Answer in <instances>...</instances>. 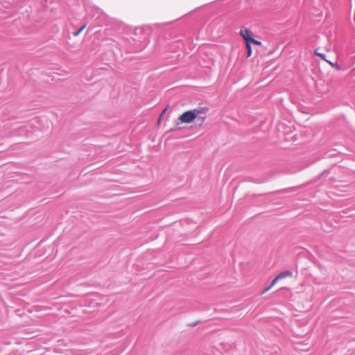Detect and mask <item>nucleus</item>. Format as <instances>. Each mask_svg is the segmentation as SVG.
<instances>
[{
    "label": "nucleus",
    "instance_id": "f257e3e1",
    "mask_svg": "<svg viewBox=\"0 0 355 355\" xmlns=\"http://www.w3.org/2000/svg\"><path fill=\"white\" fill-rule=\"evenodd\" d=\"M207 110L205 108H195L184 112L178 118L177 124H189L197 123L202 125L207 118Z\"/></svg>",
    "mask_w": 355,
    "mask_h": 355
},
{
    "label": "nucleus",
    "instance_id": "f03ea898",
    "mask_svg": "<svg viewBox=\"0 0 355 355\" xmlns=\"http://www.w3.org/2000/svg\"><path fill=\"white\" fill-rule=\"evenodd\" d=\"M239 35L244 40L245 43L252 42V44L261 46L262 44L261 42L254 40L252 37V32L245 26H241L239 31Z\"/></svg>",
    "mask_w": 355,
    "mask_h": 355
},
{
    "label": "nucleus",
    "instance_id": "7ed1b4c3",
    "mask_svg": "<svg viewBox=\"0 0 355 355\" xmlns=\"http://www.w3.org/2000/svg\"><path fill=\"white\" fill-rule=\"evenodd\" d=\"M293 272L290 270H285L280 272L272 282L271 286H275L279 281L287 277H292Z\"/></svg>",
    "mask_w": 355,
    "mask_h": 355
},
{
    "label": "nucleus",
    "instance_id": "20e7f679",
    "mask_svg": "<svg viewBox=\"0 0 355 355\" xmlns=\"http://www.w3.org/2000/svg\"><path fill=\"white\" fill-rule=\"evenodd\" d=\"M251 44H252V42L245 43V47L247 49V56L248 58L250 57L252 55V49Z\"/></svg>",
    "mask_w": 355,
    "mask_h": 355
},
{
    "label": "nucleus",
    "instance_id": "39448f33",
    "mask_svg": "<svg viewBox=\"0 0 355 355\" xmlns=\"http://www.w3.org/2000/svg\"><path fill=\"white\" fill-rule=\"evenodd\" d=\"M318 50H319L318 49H315V52H314V53H315V55H318V56L320 57L323 60H324V61H325V60H327V58H326V55H325L324 54H323V53H320V52L318 51Z\"/></svg>",
    "mask_w": 355,
    "mask_h": 355
},
{
    "label": "nucleus",
    "instance_id": "423d86ee",
    "mask_svg": "<svg viewBox=\"0 0 355 355\" xmlns=\"http://www.w3.org/2000/svg\"><path fill=\"white\" fill-rule=\"evenodd\" d=\"M86 27V25L82 26L76 32L73 33V36H78Z\"/></svg>",
    "mask_w": 355,
    "mask_h": 355
},
{
    "label": "nucleus",
    "instance_id": "0eeeda50",
    "mask_svg": "<svg viewBox=\"0 0 355 355\" xmlns=\"http://www.w3.org/2000/svg\"><path fill=\"white\" fill-rule=\"evenodd\" d=\"M327 62H328L331 67L336 68V69L339 70L340 69V67L338 66V64L336 63H334V62H331V61L328 60H325Z\"/></svg>",
    "mask_w": 355,
    "mask_h": 355
},
{
    "label": "nucleus",
    "instance_id": "6e6552de",
    "mask_svg": "<svg viewBox=\"0 0 355 355\" xmlns=\"http://www.w3.org/2000/svg\"><path fill=\"white\" fill-rule=\"evenodd\" d=\"M166 110V108H165V109L162 111V114H160V116H159V119H158L157 125H159V124H160L161 121H162V116H163V115L164 114V113H165Z\"/></svg>",
    "mask_w": 355,
    "mask_h": 355
},
{
    "label": "nucleus",
    "instance_id": "1a4fd4ad",
    "mask_svg": "<svg viewBox=\"0 0 355 355\" xmlns=\"http://www.w3.org/2000/svg\"><path fill=\"white\" fill-rule=\"evenodd\" d=\"M274 286H271V284L266 288H265L263 292H262V294H265L266 293H267L269 290L271 289L272 287H273Z\"/></svg>",
    "mask_w": 355,
    "mask_h": 355
}]
</instances>
